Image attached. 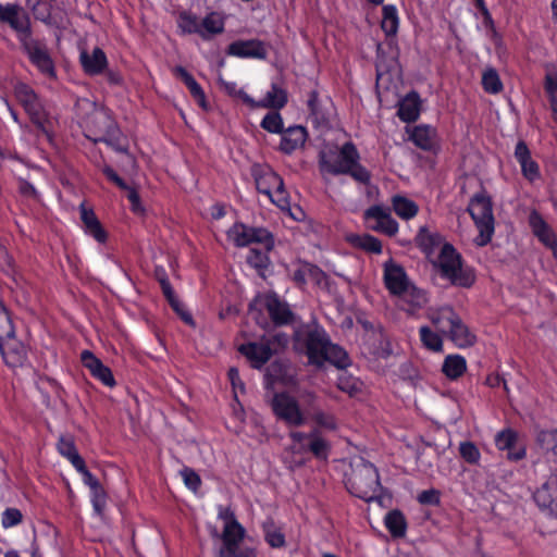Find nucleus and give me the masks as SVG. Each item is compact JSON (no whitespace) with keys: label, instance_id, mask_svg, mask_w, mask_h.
Wrapping results in <instances>:
<instances>
[{"label":"nucleus","instance_id":"obj_1","mask_svg":"<svg viewBox=\"0 0 557 557\" xmlns=\"http://www.w3.org/2000/svg\"><path fill=\"white\" fill-rule=\"evenodd\" d=\"M0 23L8 25L15 33L29 62L40 73L48 77H55L53 60L46 45L33 38L30 16L20 4L11 2L0 3Z\"/></svg>","mask_w":557,"mask_h":557},{"label":"nucleus","instance_id":"obj_2","mask_svg":"<svg viewBox=\"0 0 557 557\" xmlns=\"http://www.w3.org/2000/svg\"><path fill=\"white\" fill-rule=\"evenodd\" d=\"M345 485L351 495L368 503L377 499L383 490L376 467L363 458L352 466Z\"/></svg>","mask_w":557,"mask_h":557},{"label":"nucleus","instance_id":"obj_3","mask_svg":"<svg viewBox=\"0 0 557 557\" xmlns=\"http://www.w3.org/2000/svg\"><path fill=\"white\" fill-rule=\"evenodd\" d=\"M468 212L479 231V235L474 240L475 244L479 247L486 246L492 240L495 232V220L491 197L484 191L475 194L470 199Z\"/></svg>","mask_w":557,"mask_h":557},{"label":"nucleus","instance_id":"obj_4","mask_svg":"<svg viewBox=\"0 0 557 557\" xmlns=\"http://www.w3.org/2000/svg\"><path fill=\"white\" fill-rule=\"evenodd\" d=\"M227 238L235 247L243 248L260 244L271 251L274 248V236L264 227H256L243 222H235L226 232Z\"/></svg>","mask_w":557,"mask_h":557},{"label":"nucleus","instance_id":"obj_5","mask_svg":"<svg viewBox=\"0 0 557 557\" xmlns=\"http://www.w3.org/2000/svg\"><path fill=\"white\" fill-rule=\"evenodd\" d=\"M246 530L238 522L225 523L221 535L222 545L218 550V557H258L253 547H240L245 539Z\"/></svg>","mask_w":557,"mask_h":557},{"label":"nucleus","instance_id":"obj_6","mask_svg":"<svg viewBox=\"0 0 557 557\" xmlns=\"http://www.w3.org/2000/svg\"><path fill=\"white\" fill-rule=\"evenodd\" d=\"M270 406L276 419L288 426H301L306 422L299 403L287 392L274 393Z\"/></svg>","mask_w":557,"mask_h":557},{"label":"nucleus","instance_id":"obj_7","mask_svg":"<svg viewBox=\"0 0 557 557\" xmlns=\"http://www.w3.org/2000/svg\"><path fill=\"white\" fill-rule=\"evenodd\" d=\"M289 437L295 445H299V453H311L318 460H327L331 444L321 436L318 429H313L309 433L292 431Z\"/></svg>","mask_w":557,"mask_h":557},{"label":"nucleus","instance_id":"obj_8","mask_svg":"<svg viewBox=\"0 0 557 557\" xmlns=\"http://www.w3.org/2000/svg\"><path fill=\"white\" fill-rule=\"evenodd\" d=\"M331 343L327 332L321 325L307 330L302 336V344L309 363L322 366L325 362V352Z\"/></svg>","mask_w":557,"mask_h":557},{"label":"nucleus","instance_id":"obj_9","mask_svg":"<svg viewBox=\"0 0 557 557\" xmlns=\"http://www.w3.org/2000/svg\"><path fill=\"white\" fill-rule=\"evenodd\" d=\"M237 351L246 358L252 369H262L272 358L275 350L271 347V341L262 336L259 342H246L237 347Z\"/></svg>","mask_w":557,"mask_h":557},{"label":"nucleus","instance_id":"obj_10","mask_svg":"<svg viewBox=\"0 0 557 557\" xmlns=\"http://www.w3.org/2000/svg\"><path fill=\"white\" fill-rule=\"evenodd\" d=\"M237 96L251 109L267 108L271 110H281L288 101L287 91L275 83H272L271 89L267 91L264 98L261 100H255L243 89L237 92Z\"/></svg>","mask_w":557,"mask_h":557},{"label":"nucleus","instance_id":"obj_11","mask_svg":"<svg viewBox=\"0 0 557 557\" xmlns=\"http://www.w3.org/2000/svg\"><path fill=\"white\" fill-rule=\"evenodd\" d=\"M367 222L374 221L369 227L388 237L395 236L399 231L398 222L392 216L388 209L380 205H373L364 211Z\"/></svg>","mask_w":557,"mask_h":557},{"label":"nucleus","instance_id":"obj_12","mask_svg":"<svg viewBox=\"0 0 557 557\" xmlns=\"http://www.w3.org/2000/svg\"><path fill=\"white\" fill-rule=\"evenodd\" d=\"M383 282L385 288L393 296L406 292L411 283L405 268L389 258L383 263Z\"/></svg>","mask_w":557,"mask_h":557},{"label":"nucleus","instance_id":"obj_13","mask_svg":"<svg viewBox=\"0 0 557 557\" xmlns=\"http://www.w3.org/2000/svg\"><path fill=\"white\" fill-rule=\"evenodd\" d=\"M533 500L541 511L557 519V471L536 488Z\"/></svg>","mask_w":557,"mask_h":557},{"label":"nucleus","instance_id":"obj_14","mask_svg":"<svg viewBox=\"0 0 557 557\" xmlns=\"http://www.w3.org/2000/svg\"><path fill=\"white\" fill-rule=\"evenodd\" d=\"M226 53L239 59L265 60L268 49L265 42L260 39H238L227 46Z\"/></svg>","mask_w":557,"mask_h":557},{"label":"nucleus","instance_id":"obj_15","mask_svg":"<svg viewBox=\"0 0 557 557\" xmlns=\"http://www.w3.org/2000/svg\"><path fill=\"white\" fill-rule=\"evenodd\" d=\"M495 446L498 450L507 451V460L517 462L525 458L527 448L523 444H518V432L511 428H506L495 435Z\"/></svg>","mask_w":557,"mask_h":557},{"label":"nucleus","instance_id":"obj_16","mask_svg":"<svg viewBox=\"0 0 557 557\" xmlns=\"http://www.w3.org/2000/svg\"><path fill=\"white\" fill-rule=\"evenodd\" d=\"M409 140L426 152L437 153L440 150V137L435 126L430 124H419L409 132Z\"/></svg>","mask_w":557,"mask_h":557},{"label":"nucleus","instance_id":"obj_17","mask_svg":"<svg viewBox=\"0 0 557 557\" xmlns=\"http://www.w3.org/2000/svg\"><path fill=\"white\" fill-rule=\"evenodd\" d=\"M262 304L274 325L282 326L293 322L294 314L288 305L274 292L262 296Z\"/></svg>","mask_w":557,"mask_h":557},{"label":"nucleus","instance_id":"obj_18","mask_svg":"<svg viewBox=\"0 0 557 557\" xmlns=\"http://www.w3.org/2000/svg\"><path fill=\"white\" fill-rule=\"evenodd\" d=\"M0 354L4 363L10 368H21L28 359L27 347L15 335L0 342Z\"/></svg>","mask_w":557,"mask_h":557},{"label":"nucleus","instance_id":"obj_19","mask_svg":"<svg viewBox=\"0 0 557 557\" xmlns=\"http://www.w3.org/2000/svg\"><path fill=\"white\" fill-rule=\"evenodd\" d=\"M360 160V153L354 143H345L338 153V158L334 163L323 161L321 165L333 175H347L344 170H351L354 165Z\"/></svg>","mask_w":557,"mask_h":557},{"label":"nucleus","instance_id":"obj_20","mask_svg":"<svg viewBox=\"0 0 557 557\" xmlns=\"http://www.w3.org/2000/svg\"><path fill=\"white\" fill-rule=\"evenodd\" d=\"M528 223L533 235L541 244L553 251L557 250V236L537 210L533 209L530 212Z\"/></svg>","mask_w":557,"mask_h":557},{"label":"nucleus","instance_id":"obj_21","mask_svg":"<svg viewBox=\"0 0 557 557\" xmlns=\"http://www.w3.org/2000/svg\"><path fill=\"white\" fill-rule=\"evenodd\" d=\"M102 174L109 182L116 185L120 189L127 191V200L131 203V211L136 215H143L146 212L141 203L140 195L135 187H131L114 170L112 166L106 164L101 169Z\"/></svg>","mask_w":557,"mask_h":557},{"label":"nucleus","instance_id":"obj_22","mask_svg":"<svg viewBox=\"0 0 557 557\" xmlns=\"http://www.w3.org/2000/svg\"><path fill=\"white\" fill-rule=\"evenodd\" d=\"M513 156L520 164L522 176L527 181L533 183L541 177L540 165L533 160L531 150L524 140H519L516 144Z\"/></svg>","mask_w":557,"mask_h":557},{"label":"nucleus","instance_id":"obj_23","mask_svg":"<svg viewBox=\"0 0 557 557\" xmlns=\"http://www.w3.org/2000/svg\"><path fill=\"white\" fill-rule=\"evenodd\" d=\"M81 360L85 368H87L91 376L100 381L104 386L113 387L116 385L113 373L109 367L97 358L90 350H83Z\"/></svg>","mask_w":557,"mask_h":557},{"label":"nucleus","instance_id":"obj_24","mask_svg":"<svg viewBox=\"0 0 557 557\" xmlns=\"http://www.w3.org/2000/svg\"><path fill=\"white\" fill-rule=\"evenodd\" d=\"M281 135L280 151L285 154H292L299 148H302L308 138L307 128L301 125H293L284 128Z\"/></svg>","mask_w":557,"mask_h":557},{"label":"nucleus","instance_id":"obj_25","mask_svg":"<svg viewBox=\"0 0 557 557\" xmlns=\"http://www.w3.org/2000/svg\"><path fill=\"white\" fill-rule=\"evenodd\" d=\"M173 75L181 79L189 90L190 96L196 103L205 111L209 110V102L201 85L195 79V77L182 65H176L172 70Z\"/></svg>","mask_w":557,"mask_h":557},{"label":"nucleus","instance_id":"obj_26","mask_svg":"<svg viewBox=\"0 0 557 557\" xmlns=\"http://www.w3.org/2000/svg\"><path fill=\"white\" fill-rule=\"evenodd\" d=\"M451 327L447 338L458 348L465 349L472 347L476 343V336L470 331L468 325L456 312L454 320L450 321Z\"/></svg>","mask_w":557,"mask_h":557},{"label":"nucleus","instance_id":"obj_27","mask_svg":"<svg viewBox=\"0 0 557 557\" xmlns=\"http://www.w3.org/2000/svg\"><path fill=\"white\" fill-rule=\"evenodd\" d=\"M102 123L104 126L103 133L95 137L87 136V138L92 140L95 144L103 143L112 147L117 152L126 153L127 147L120 144L121 132L117 124L109 116H104Z\"/></svg>","mask_w":557,"mask_h":557},{"label":"nucleus","instance_id":"obj_28","mask_svg":"<svg viewBox=\"0 0 557 557\" xmlns=\"http://www.w3.org/2000/svg\"><path fill=\"white\" fill-rule=\"evenodd\" d=\"M397 296L400 297L404 304L401 309L409 314H414L429 301L426 292L417 287L412 282L408 285L406 292Z\"/></svg>","mask_w":557,"mask_h":557},{"label":"nucleus","instance_id":"obj_29","mask_svg":"<svg viewBox=\"0 0 557 557\" xmlns=\"http://www.w3.org/2000/svg\"><path fill=\"white\" fill-rule=\"evenodd\" d=\"M79 59L84 72L89 76L102 74L108 66V58L99 47L94 48L90 54L83 51Z\"/></svg>","mask_w":557,"mask_h":557},{"label":"nucleus","instance_id":"obj_30","mask_svg":"<svg viewBox=\"0 0 557 557\" xmlns=\"http://www.w3.org/2000/svg\"><path fill=\"white\" fill-rule=\"evenodd\" d=\"M421 112V99L417 91L412 90L403 98L397 108V116L405 123L416 122Z\"/></svg>","mask_w":557,"mask_h":557},{"label":"nucleus","instance_id":"obj_31","mask_svg":"<svg viewBox=\"0 0 557 557\" xmlns=\"http://www.w3.org/2000/svg\"><path fill=\"white\" fill-rule=\"evenodd\" d=\"M463 262L460 252L450 243H443L438 253V269L441 275L444 273L454 274V270Z\"/></svg>","mask_w":557,"mask_h":557},{"label":"nucleus","instance_id":"obj_32","mask_svg":"<svg viewBox=\"0 0 557 557\" xmlns=\"http://www.w3.org/2000/svg\"><path fill=\"white\" fill-rule=\"evenodd\" d=\"M24 111L28 115L30 122L36 127L38 133L51 137L50 131L48 129L49 116L40 101V98L36 99L32 104H28L24 108Z\"/></svg>","mask_w":557,"mask_h":557},{"label":"nucleus","instance_id":"obj_33","mask_svg":"<svg viewBox=\"0 0 557 557\" xmlns=\"http://www.w3.org/2000/svg\"><path fill=\"white\" fill-rule=\"evenodd\" d=\"M467 360L459 354H450L444 358L441 372L449 381H458L467 372Z\"/></svg>","mask_w":557,"mask_h":557},{"label":"nucleus","instance_id":"obj_34","mask_svg":"<svg viewBox=\"0 0 557 557\" xmlns=\"http://www.w3.org/2000/svg\"><path fill=\"white\" fill-rule=\"evenodd\" d=\"M224 29V17L219 12L211 11L200 21L199 36L203 40H210L213 36L222 34Z\"/></svg>","mask_w":557,"mask_h":557},{"label":"nucleus","instance_id":"obj_35","mask_svg":"<svg viewBox=\"0 0 557 557\" xmlns=\"http://www.w3.org/2000/svg\"><path fill=\"white\" fill-rule=\"evenodd\" d=\"M443 242L442 234L431 232L426 226L420 227L414 237L416 246L426 256L432 255Z\"/></svg>","mask_w":557,"mask_h":557},{"label":"nucleus","instance_id":"obj_36","mask_svg":"<svg viewBox=\"0 0 557 557\" xmlns=\"http://www.w3.org/2000/svg\"><path fill=\"white\" fill-rule=\"evenodd\" d=\"M441 276L448 280L451 285L461 288L472 287L476 280L474 269L463 262L454 270V274L444 273Z\"/></svg>","mask_w":557,"mask_h":557},{"label":"nucleus","instance_id":"obj_37","mask_svg":"<svg viewBox=\"0 0 557 557\" xmlns=\"http://www.w3.org/2000/svg\"><path fill=\"white\" fill-rule=\"evenodd\" d=\"M384 525L393 539L404 537L408 528L407 519L399 509H392L385 515Z\"/></svg>","mask_w":557,"mask_h":557},{"label":"nucleus","instance_id":"obj_38","mask_svg":"<svg viewBox=\"0 0 557 557\" xmlns=\"http://www.w3.org/2000/svg\"><path fill=\"white\" fill-rule=\"evenodd\" d=\"M400 17L395 4H384L382 7L381 29L387 38L395 37L398 33Z\"/></svg>","mask_w":557,"mask_h":557},{"label":"nucleus","instance_id":"obj_39","mask_svg":"<svg viewBox=\"0 0 557 557\" xmlns=\"http://www.w3.org/2000/svg\"><path fill=\"white\" fill-rule=\"evenodd\" d=\"M57 451L73 467L81 463L84 458L78 454L74 437L70 434L60 435L55 444Z\"/></svg>","mask_w":557,"mask_h":557},{"label":"nucleus","instance_id":"obj_40","mask_svg":"<svg viewBox=\"0 0 557 557\" xmlns=\"http://www.w3.org/2000/svg\"><path fill=\"white\" fill-rule=\"evenodd\" d=\"M419 338L422 346L433 352H442L444 350L443 335L433 330L429 325L419 327Z\"/></svg>","mask_w":557,"mask_h":557},{"label":"nucleus","instance_id":"obj_41","mask_svg":"<svg viewBox=\"0 0 557 557\" xmlns=\"http://www.w3.org/2000/svg\"><path fill=\"white\" fill-rule=\"evenodd\" d=\"M262 532L265 543L271 548H283L286 545V537L282 529L276 525L273 519H267L262 523Z\"/></svg>","mask_w":557,"mask_h":557},{"label":"nucleus","instance_id":"obj_42","mask_svg":"<svg viewBox=\"0 0 557 557\" xmlns=\"http://www.w3.org/2000/svg\"><path fill=\"white\" fill-rule=\"evenodd\" d=\"M391 202L393 211L403 220L413 219L419 212L418 205L406 196L394 195Z\"/></svg>","mask_w":557,"mask_h":557},{"label":"nucleus","instance_id":"obj_43","mask_svg":"<svg viewBox=\"0 0 557 557\" xmlns=\"http://www.w3.org/2000/svg\"><path fill=\"white\" fill-rule=\"evenodd\" d=\"M307 106L314 123L326 124L330 122V112L320 100L318 90H311L309 92Z\"/></svg>","mask_w":557,"mask_h":557},{"label":"nucleus","instance_id":"obj_44","mask_svg":"<svg viewBox=\"0 0 557 557\" xmlns=\"http://www.w3.org/2000/svg\"><path fill=\"white\" fill-rule=\"evenodd\" d=\"M455 314L456 311L453 308L446 307L431 313L429 318L435 331L447 336L451 327L450 321L454 320Z\"/></svg>","mask_w":557,"mask_h":557},{"label":"nucleus","instance_id":"obj_45","mask_svg":"<svg viewBox=\"0 0 557 557\" xmlns=\"http://www.w3.org/2000/svg\"><path fill=\"white\" fill-rule=\"evenodd\" d=\"M325 362L344 370L351 364V359L345 348L331 342L325 352Z\"/></svg>","mask_w":557,"mask_h":557},{"label":"nucleus","instance_id":"obj_46","mask_svg":"<svg viewBox=\"0 0 557 557\" xmlns=\"http://www.w3.org/2000/svg\"><path fill=\"white\" fill-rule=\"evenodd\" d=\"M269 252L267 249L262 251L257 248H250L246 258L247 264L253 268L261 277L265 276V272L271 264Z\"/></svg>","mask_w":557,"mask_h":557},{"label":"nucleus","instance_id":"obj_47","mask_svg":"<svg viewBox=\"0 0 557 557\" xmlns=\"http://www.w3.org/2000/svg\"><path fill=\"white\" fill-rule=\"evenodd\" d=\"M177 27L182 35L200 34V22L198 16L187 10H183L178 13Z\"/></svg>","mask_w":557,"mask_h":557},{"label":"nucleus","instance_id":"obj_48","mask_svg":"<svg viewBox=\"0 0 557 557\" xmlns=\"http://www.w3.org/2000/svg\"><path fill=\"white\" fill-rule=\"evenodd\" d=\"M481 85L485 92L497 95L503 91L504 85L496 69L487 66L481 78Z\"/></svg>","mask_w":557,"mask_h":557},{"label":"nucleus","instance_id":"obj_49","mask_svg":"<svg viewBox=\"0 0 557 557\" xmlns=\"http://www.w3.org/2000/svg\"><path fill=\"white\" fill-rule=\"evenodd\" d=\"M543 86L549 102L553 119L557 122V71L545 74Z\"/></svg>","mask_w":557,"mask_h":557},{"label":"nucleus","instance_id":"obj_50","mask_svg":"<svg viewBox=\"0 0 557 557\" xmlns=\"http://www.w3.org/2000/svg\"><path fill=\"white\" fill-rule=\"evenodd\" d=\"M260 127L271 134L283 133L284 121L278 110L269 111L261 120Z\"/></svg>","mask_w":557,"mask_h":557},{"label":"nucleus","instance_id":"obj_51","mask_svg":"<svg viewBox=\"0 0 557 557\" xmlns=\"http://www.w3.org/2000/svg\"><path fill=\"white\" fill-rule=\"evenodd\" d=\"M89 495L95 513L97 516H102L108 503V494L102 484L100 483L99 485L89 488Z\"/></svg>","mask_w":557,"mask_h":557},{"label":"nucleus","instance_id":"obj_52","mask_svg":"<svg viewBox=\"0 0 557 557\" xmlns=\"http://www.w3.org/2000/svg\"><path fill=\"white\" fill-rule=\"evenodd\" d=\"M14 96L23 109L39 98L35 90L25 83H18L15 85Z\"/></svg>","mask_w":557,"mask_h":557},{"label":"nucleus","instance_id":"obj_53","mask_svg":"<svg viewBox=\"0 0 557 557\" xmlns=\"http://www.w3.org/2000/svg\"><path fill=\"white\" fill-rule=\"evenodd\" d=\"M15 335V327L13 325V321L11 315L3 305L0 304V342L5 341L7 337H12Z\"/></svg>","mask_w":557,"mask_h":557},{"label":"nucleus","instance_id":"obj_54","mask_svg":"<svg viewBox=\"0 0 557 557\" xmlns=\"http://www.w3.org/2000/svg\"><path fill=\"white\" fill-rule=\"evenodd\" d=\"M355 244L364 251L376 255L381 253L383 249L382 242L377 237L370 234L357 236Z\"/></svg>","mask_w":557,"mask_h":557},{"label":"nucleus","instance_id":"obj_55","mask_svg":"<svg viewBox=\"0 0 557 557\" xmlns=\"http://www.w3.org/2000/svg\"><path fill=\"white\" fill-rule=\"evenodd\" d=\"M459 454H460L461 458L470 465L478 463L481 458V453H480L479 448L476 447V445L474 443H472L470 441L460 443Z\"/></svg>","mask_w":557,"mask_h":557},{"label":"nucleus","instance_id":"obj_56","mask_svg":"<svg viewBox=\"0 0 557 557\" xmlns=\"http://www.w3.org/2000/svg\"><path fill=\"white\" fill-rule=\"evenodd\" d=\"M23 521V513L15 507H8L1 513V525L3 529H11Z\"/></svg>","mask_w":557,"mask_h":557},{"label":"nucleus","instance_id":"obj_57","mask_svg":"<svg viewBox=\"0 0 557 557\" xmlns=\"http://www.w3.org/2000/svg\"><path fill=\"white\" fill-rule=\"evenodd\" d=\"M311 418L319 428L325 429L327 431H335L337 429L336 418L332 413L315 411Z\"/></svg>","mask_w":557,"mask_h":557},{"label":"nucleus","instance_id":"obj_58","mask_svg":"<svg viewBox=\"0 0 557 557\" xmlns=\"http://www.w3.org/2000/svg\"><path fill=\"white\" fill-rule=\"evenodd\" d=\"M337 387L350 396L356 395L360 391L359 381L352 375H348L346 373L338 376Z\"/></svg>","mask_w":557,"mask_h":557},{"label":"nucleus","instance_id":"obj_59","mask_svg":"<svg viewBox=\"0 0 557 557\" xmlns=\"http://www.w3.org/2000/svg\"><path fill=\"white\" fill-rule=\"evenodd\" d=\"M181 475L183 478L184 484L188 490L197 492L200 488L202 483L201 478L194 469L184 467L181 471Z\"/></svg>","mask_w":557,"mask_h":557},{"label":"nucleus","instance_id":"obj_60","mask_svg":"<svg viewBox=\"0 0 557 557\" xmlns=\"http://www.w3.org/2000/svg\"><path fill=\"white\" fill-rule=\"evenodd\" d=\"M344 172L347 173V175L351 176L356 182L368 185L371 181V173L370 171L360 164L358 161L351 170L346 169Z\"/></svg>","mask_w":557,"mask_h":557},{"label":"nucleus","instance_id":"obj_61","mask_svg":"<svg viewBox=\"0 0 557 557\" xmlns=\"http://www.w3.org/2000/svg\"><path fill=\"white\" fill-rule=\"evenodd\" d=\"M308 264L307 261H299L298 267L289 273L292 281L299 288H304L308 282Z\"/></svg>","mask_w":557,"mask_h":557},{"label":"nucleus","instance_id":"obj_62","mask_svg":"<svg viewBox=\"0 0 557 557\" xmlns=\"http://www.w3.org/2000/svg\"><path fill=\"white\" fill-rule=\"evenodd\" d=\"M84 231L99 244H104L108 240V232L99 220L84 227Z\"/></svg>","mask_w":557,"mask_h":557},{"label":"nucleus","instance_id":"obj_63","mask_svg":"<svg viewBox=\"0 0 557 557\" xmlns=\"http://www.w3.org/2000/svg\"><path fill=\"white\" fill-rule=\"evenodd\" d=\"M74 468L82 475L83 483L89 488L100 484L99 480L86 467L85 460H83Z\"/></svg>","mask_w":557,"mask_h":557},{"label":"nucleus","instance_id":"obj_64","mask_svg":"<svg viewBox=\"0 0 557 557\" xmlns=\"http://www.w3.org/2000/svg\"><path fill=\"white\" fill-rule=\"evenodd\" d=\"M308 280H311L314 284L321 285L326 281V274L315 264L310 263L307 268Z\"/></svg>","mask_w":557,"mask_h":557}]
</instances>
